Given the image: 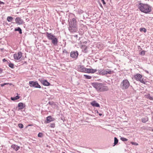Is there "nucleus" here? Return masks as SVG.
I'll use <instances>...</instances> for the list:
<instances>
[{"instance_id": "10", "label": "nucleus", "mask_w": 153, "mask_h": 153, "mask_svg": "<svg viewBox=\"0 0 153 153\" xmlns=\"http://www.w3.org/2000/svg\"><path fill=\"white\" fill-rule=\"evenodd\" d=\"M22 56V53L21 52H19L17 53L14 54L13 55L14 59L19 60L21 58Z\"/></svg>"}, {"instance_id": "2", "label": "nucleus", "mask_w": 153, "mask_h": 153, "mask_svg": "<svg viewBox=\"0 0 153 153\" xmlns=\"http://www.w3.org/2000/svg\"><path fill=\"white\" fill-rule=\"evenodd\" d=\"M91 85L98 91H104L108 90V87L104 86L102 83L95 82L92 83Z\"/></svg>"}, {"instance_id": "34", "label": "nucleus", "mask_w": 153, "mask_h": 153, "mask_svg": "<svg viewBox=\"0 0 153 153\" xmlns=\"http://www.w3.org/2000/svg\"><path fill=\"white\" fill-rule=\"evenodd\" d=\"M18 126L20 128H23L24 126L22 124L20 123L18 124Z\"/></svg>"}, {"instance_id": "30", "label": "nucleus", "mask_w": 153, "mask_h": 153, "mask_svg": "<svg viewBox=\"0 0 153 153\" xmlns=\"http://www.w3.org/2000/svg\"><path fill=\"white\" fill-rule=\"evenodd\" d=\"M120 140L123 141H126L128 140V139L124 137H121Z\"/></svg>"}, {"instance_id": "42", "label": "nucleus", "mask_w": 153, "mask_h": 153, "mask_svg": "<svg viewBox=\"0 0 153 153\" xmlns=\"http://www.w3.org/2000/svg\"><path fill=\"white\" fill-rule=\"evenodd\" d=\"M4 4L5 3L1 1H0V5L1 4Z\"/></svg>"}, {"instance_id": "15", "label": "nucleus", "mask_w": 153, "mask_h": 153, "mask_svg": "<svg viewBox=\"0 0 153 153\" xmlns=\"http://www.w3.org/2000/svg\"><path fill=\"white\" fill-rule=\"evenodd\" d=\"M91 104L93 107H100V105L95 100H94L91 102Z\"/></svg>"}, {"instance_id": "1", "label": "nucleus", "mask_w": 153, "mask_h": 153, "mask_svg": "<svg viewBox=\"0 0 153 153\" xmlns=\"http://www.w3.org/2000/svg\"><path fill=\"white\" fill-rule=\"evenodd\" d=\"M137 7L141 11L146 13H150L152 11V7L146 4L140 3Z\"/></svg>"}, {"instance_id": "49", "label": "nucleus", "mask_w": 153, "mask_h": 153, "mask_svg": "<svg viewBox=\"0 0 153 153\" xmlns=\"http://www.w3.org/2000/svg\"><path fill=\"white\" fill-rule=\"evenodd\" d=\"M81 12L82 13V12H83V11H82V10H81Z\"/></svg>"}, {"instance_id": "11", "label": "nucleus", "mask_w": 153, "mask_h": 153, "mask_svg": "<svg viewBox=\"0 0 153 153\" xmlns=\"http://www.w3.org/2000/svg\"><path fill=\"white\" fill-rule=\"evenodd\" d=\"M15 21L16 23L18 25H22L24 23L23 20L19 17H16Z\"/></svg>"}, {"instance_id": "20", "label": "nucleus", "mask_w": 153, "mask_h": 153, "mask_svg": "<svg viewBox=\"0 0 153 153\" xmlns=\"http://www.w3.org/2000/svg\"><path fill=\"white\" fill-rule=\"evenodd\" d=\"M20 97L19 96L17 95L15 97H11L10 99L14 101L16 100L19 99Z\"/></svg>"}, {"instance_id": "19", "label": "nucleus", "mask_w": 153, "mask_h": 153, "mask_svg": "<svg viewBox=\"0 0 153 153\" xmlns=\"http://www.w3.org/2000/svg\"><path fill=\"white\" fill-rule=\"evenodd\" d=\"M149 118L148 117H146L144 118H143L141 119V121L143 123H146L148 121Z\"/></svg>"}, {"instance_id": "18", "label": "nucleus", "mask_w": 153, "mask_h": 153, "mask_svg": "<svg viewBox=\"0 0 153 153\" xmlns=\"http://www.w3.org/2000/svg\"><path fill=\"white\" fill-rule=\"evenodd\" d=\"M14 31H18L20 34L22 33V30L19 27H18L15 28Z\"/></svg>"}, {"instance_id": "27", "label": "nucleus", "mask_w": 153, "mask_h": 153, "mask_svg": "<svg viewBox=\"0 0 153 153\" xmlns=\"http://www.w3.org/2000/svg\"><path fill=\"white\" fill-rule=\"evenodd\" d=\"M62 52L63 53L66 54V55H69V53L65 49H64L63 50Z\"/></svg>"}, {"instance_id": "38", "label": "nucleus", "mask_w": 153, "mask_h": 153, "mask_svg": "<svg viewBox=\"0 0 153 153\" xmlns=\"http://www.w3.org/2000/svg\"><path fill=\"white\" fill-rule=\"evenodd\" d=\"M103 74L102 75H106V70H103Z\"/></svg>"}, {"instance_id": "3", "label": "nucleus", "mask_w": 153, "mask_h": 153, "mask_svg": "<svg viewBox=\"0 0 153 153\" xmlns=\"http://www.w3.org/2000/svg\"><path fill=\"white\" fill-rule=\"evenodd\" d=\"M69 27L68 29L70 31L71 33H74L76 31L77 28L76 27V21L75 18H73L69 22Z\"/></svg>"}, {"instance_id": "46", "label": "nucleus", "mask_w": 153, "mask_h": 153, "mask_svg": "<svg viewBox=\"0 0 153 153\" xmlns=\"http://www.w3.org/2000/svg\"><path fill=\"white\" fill-rule=\"evenodd\" d=\"M95 112L97 114H99V112H98V111L97 110H96L95 111Z\"/></svg>"}, {"instance_id": "32", "label": "nucleus", "mask_w": 153, "mask_h": 153, "mask_svg": "<svg viewBox=\"0 0 153 153\" xmlns=\"http://www.w3.org/2000/svg\"><path fill=\"white\" fill-rule=\"evenodd\" d=\"M146 51H142L140 53V55H144L145 54Z\"/></svg>"}, {"instance_id": "12", "label": "nucleus", "mask_w": 153, "mask_h": 153, "mask_svg": "<svg viewBox=\"0 0 153 153\" xmlns=\"http://www.w3.org/2000/svg\"><path fill=\"white\" fill-rule=\"evenodd\" d=\"M46 36L49 40H51L55 37V36L52 34L51 33H49L46 32L45 33Z\"/></svg>"}, {"instance_id": "51", "label": "nucleus", "mask_w": 153, "mask_h": 153, "mask_svg": "<svg viewBox=\"0 0 153 153\" xmlns=\"http://www.w3.org/2000/svg\"><path fill=\"white\" fill-rule=\"evenodd\" d=\"M138 47H140V46H138Z\"/></svg>"}, {"instance_id": "29", "label": "nucleus", "mask_w": 153, "mask_h": 153, "mask_svg": "<svg viewBox=\"0 0 153 153\" xmlns=\"http://www.w3.org/2000/svg\"><path fill=\"white\" fill-rule=\"evenodd\" d=\"M140 32L143 31L145 33L146 31V29L145 28H140Z\"/></svg>"}, {"instance_id": "7", "label": "nucleus", "mask_w": 153, "mask_h": 153, "mask_svg": "<svg viewBox=\"0 0 153 153\" xmlns=\"http://www.w3.org/2000/svg\"><path fill=\"white\" fill-rule=\"evenodd\" d=\"M78 55V53L77 51H72L70 53V56L76 60L77 59Z\"/></svg>"}, {"instance_id": "44", "label": "nucleus", "mask_w": 153, "mask_h": 153, "mask_svg": "<svg viewBox=\"0 0 153 153\" xmlns=\"http://www.w3.org/2000/svg\"><path fill=\"white\" fill-rule=\"evenodd\" d=\"M2 61L3 62H8L7 60L5 59H3Z\"/></svg>"}, {"instance_id": "14", "label": "nucleus", "mask_w": 153, "mask_h": 153, "mask_svg": "<svg viewBox=\"0 0 153 153\" xmlns=\"http://www.w3.org/2000/svg\"><path fill=\"white\" fill-rule=\"evenodd\" d=\"M18 107L19 110L25 108V105L22 102H20L18 104Z\"/></svg>"}, {"instance_id": "25", "label": "nucleus", "mask_w": 153, "mask_h": 153, "mask_svg": "<svg viewBox=\"0 0 153 153\" xmlns=\"http://www.w3.org/2000/svg\"><path fill=\"white\" fill-rule=\"evenodd\" d=\"M103 70L102 69H100V70H98V73H97V74L100 75H102L103 74Z\"/></svg>"}, {"instance_id": "4", "label": "nucleus", "mask_w": 153, "mask_h": 153, "mask_svg": "<svg viewBox=\"0 0 153 153\" xmlns=\"http://www.w3.org/2000/svg\"><path fill=\"white\" fill-rule=\"evenodd\" d=\"M130 83L127 79L123 80L120 85V88L123 90L127 89L130 86Z\"/></svg>"}, {"instance_id": "48", "label": "nucleus", "mask_w": 153, "mask_h": 153, "mask_svg": "<svg viewBox=\"0 0 153 153\" xmlns=\"http://www.w3.org/2000/svg\"><path fill=\"white\" fill-rule=\"evenodd\" d=\"M100 7H103L102 4L101 3H100Z\"/></svg>"}, {"instance_id": "50", "label": "nucleus", "mask_w": 153, "mask_h": 153, "mask_svg": "<svg viewBox=\"0 0 153 153\" xmlns=\"http://www.w3.org/2000/svg\"><path fill=\"white\" fill-rule=\"evenodd\" d=\"M62 153H65V152H62Z\"/></svg>"}, {"instance_id": "13", "label": "nucleus", "mask_w": 153, "mask_h": 153, "mask_svg": "<svg viewBox=\"0 0 153 153\" xmlns=\"http://www.w3.org/2000/svg\"><path fill=\"white\" fill-rule=\"evenodd\" d=\"M54 118L52 117L51 116H49L46 117V119L45 121V122L48 123L54 120Z\"/></svg>"}, {"instance_id": "16", "label": "nucleus", "mask_w": 153, "mask_h": 153, "mask_svg": "<svg viewBox=\"0 0 153 153\" xmlns=\"http://www.w3.org/2000/svg\"><path fill=\"white\" fill-rule=\"evenodd\" d=\"M51 41L53 45L55 46L57 45L58 42V39L56 36L52 39Z\"/></svg>"}, {"instance_id": "23", "label": "nucleus", "mask_w": 153, "mask_h": 153, "mask_svg": "<svg viewBox=\"0 0 153 153\" xmlns=\"http://www.w3.org/2000/svg\"><path fill=\"white\" fill-rule=\"evenodd\" d=\"M106 75L109 74H112L113 72V71H111V70L109 69H108L107 70H106Z\"/></svg>"}, {"instance_id": "35", "label": "nucleus", "mask_w": 153, "mask_h": 153, "mask_svg": "<svg viewBox=\"0 0 153 153\" xmlns=\"http://www.w3.org/2000/svg\"><path fill=\"white\" fill-rule=\"evenodd\" d=\"M43 136V134L42 133L39 132L38 134V136L39 137H41Z\"/></svg>"}, {"instance_id": "26", "label": "nucleus", "mask_w": 153, "mask_h": 153, "mask_svg": "<svg viewBox=\"0 0 153 153\" xmlns=\"http://www.w3.org/2000/svg\"><path fill=\"white\" fill-rule=\"evenodd\" d=\"M146 97L151 100H153V98L152 97L150 96L149 94H148L146 95Z\"/></svg>"}, {"instance_id": "22", "label": "nucleus", "mask_w": 153, "mask_h": 153, "mask_svg": "<svg viewBox=\"0 0 153 153\" xmlns=\"http://www.w3.org/2000/svg\"><path fill=\"white\" fill-rule=\"evenodd\" d=\"M118 139L115 137H114V145H113V146H115L117 145V143H118Z\"/></svg>"}, {"instance_id": "43", "label": "nucleus", "mask_w": 153, "mask_h": 153, "mask_svg": "<svg viewBox=\"0 0 153 153\" xmlns=\"http://www.w3.org/2000/svg\"><path fill=\"white\" fill-rule=\"evenodd\" d=\"M3 70L1 68H0V74L3 72Z\"/></svg>"}, {"instance_id": "39", "label": "nucleus", "mask_w": 153, "mask_h": 153, "mask_svg": "<svg viewBox=\"0 0 153 153\" xmlns=\"http://www.w3.org/2000/svg\"><path fill=\"white\" fill-rule=\"evenodd\" d=\"M8 84V83H3V84H2L1 85V86L2 87H3V86H4L5 85H6V84Z\"/></svg>"}, {"instance_id": "41", "label": "nucleus", "mask_w": 153, "mask_h": 153, "mask_svg": "<svg viewBox=\"0 0 153 153\" xmlns=\"http://www.w3.org/2000/svg\"><path fill=\"white\" fill-rule=\"evenodd\" d=\"M131 143L133 144V145H137V143H134V142H131Z\"/></svg>"}, {"instance_id": "52", "label": "nucleus", "mask_w": 153, "mask_h": 153, "mask_svg": "<svg viewBox=\"0 0 153 153\" xmlns=\"http://www.w3.org/2000/svg\"><path fill=\"white\" fill-rule=\"evenodd\" d=\"M152 131H153V129H152Z\"/></svg>"}, {"instance_id": "5", "label": "nucleus", "mask_w": 153, "mask_h": 153, "mask_svg": "<svg viewBox=\"0 0 153 153\" xmlns=\"http://www.w3.org/2000/svg\"><path fill=\"white\" fill-rule=\"evenodd\" d=\"M29 85L31 87L39 88H41V86L37 81H29Z\"/></svg>"}, {"instance_id": "17", "label": "nucleus", "mask_w": 153, "mask_h": 153, "mask_svg": "<svg viewBox=\"0 0 153 153\" xmlns=\"http://www.w3.org/2000/svg\"><path fill=\"white\" fill-rule=\"evenodd\" d=\"M11 148L16 151H18L20 148V147L15 144H13L11 145Z\"/></svg>"}, {"instance_id": "31", "label": "nucleus", "mask_w": 153, "mask_h": 153, "mask_svg": "<svg viewBox=\"0 0 153 153\" xmlns=\"http://www.w3.org/2000/svg\"><path fill=\"white\" fill-rule=\"evenodd\" d=\"M82 51L83 52L85 53H87L88 52L87 48L86 47H85Z\"/></svg>"}, {"instance_id": "21", "label": "nucleus", "mask_w": 153, "mask_h": 153, "mask_svg": "<svg viewBox=\"0 0 153 153\" xmlns=\"http://www.w3.org/2000/svg\"><path fill=\"white\" fill-rule=\"evenodd\" d=\"M7 64L9 66L12 68H14V65L13 63H11L10 61H9V62H7Z\"/></svg>"}, {"instance_id": "28", "label": "nucleus", "mask_w": 153, "mask_h": 153, "mask_svg": "<svg viewBox=\"0 0 153 153\" xmlns=\"http://www.w3.org/2000/svg\"><path fill=\"white\" fill-rule=\"evenodd\" d=\"M84 76L85 77V78L87 79H90L92 78V76H90L86 75H84Z\"/></svg>"}, {"instance_id": "6", "label": "nucleus", "mask_w": 153, "mask_h": 153, "mask_svg": "<svg viewBox=\"0 0 153 153\" xmlns=\"http://www.w3.org/2000/svg\"><path fill=\"white\" fill-rule=\"evenodd\" d=\"M142 76L140 74H137L135 75L134 78L137 81H140L141 83L146 84V82L144 80L143 78L142 79Z\"/></svg>"}, {"instance_id": "33", "label": "nucleus", "mask_w": 153, "mask_h": 153, "mask_svg": "<svg viewBox=\"0 0 153 153\" xmlns=\"http://www.w3.org/2000/svg\"><path fill=\"white\" fill-rule=\"evenodd\" d=\"M97 71V70L96 69H91V73H94Z\"/></svg>"}, {"instance_id": "9", "label": "nucleus", "mask_w": 153, "mask_h": 153, "mask_svg": "<svg viewBox=\"0 0 153 153\" xmlns=\"http://www.w3.org/2000/svg\"><path fill=\"white\" fill-rule=\"evenodd\" d=\"M39 80L44 85L46 86H49L50 85V83L48 82L46 79H39Z\"/></svg>"}, {"instance_id": "8", "label": "nucleus", "mask_w": 153, "mask_h": 153, "mask_svg": "<svg viewBox=\"0 0 153 153\" xmlns=\"http://www.w3.org/2000/svg\"><path fill=\"white\" fill-rule=\"evenodd\" d=\"M80 71L82 72L91 73V69L84 68L82 66L80 68Z\"/></svg>"}, {"instance_id": "37", "label": "nucleus", "mask_w": 153, "mask_h": 153, "mask_svg": "<svg viewBox=\"0 0 153 153\" xmlns=\"http://www.w3.org/2000/svg\"><path fill=\"white\" fill-rule=\"evenodd\" d=\"M50 127L53 128H54L55 127V124L54 123H51L50 124Z\"/></svg>"}, {"instance_id": "36", "label": "nucleus", "mask_w": 153, "mask_h": 153, "mask_svg": "<svg viewBox=\"0 0 153 153\" xmlns=\"http://www.w3.org/2000/svg\"><path fill=\"white\" fill-rule=\"evenodd\" d=\"M48 104L51 105H53L54 104V102L53 101H49Z\"/></svg>"}, {"instance_id": "24", "label": "nucleus", "mask_w": 153, "mask_h": 153, "mask_svg": "<svg viewBox=\"0 0 153 153\" xmlns=\"http://www.w3.org/2000/svg\"><path fill=\"white\" fill-rule=\"evenodd\" d=\"M13 19V18L11 16H8L7 18V20L9 22H12Z\"/></svg>"}, {"instance_id": "45", "label": "nucleus", "mask_w": 153, "mask_h": 153, "mask_svg": "<svg viewBox=\"0 0 153 153\" xmlns=\"http://www.w3.org/2000/svg\"><path fill=\"white\" fill-rule=\"evenodd\" d=\"M144 71L147 74H149V72L148 71H147L146 70H144Z\"/></svg>"}, {"instance_id": "40", "label": "nucleus", "mask_w": 153, "mask_h": 153, "mask_svg": "<svg viewBox=\"0 0 153 153\" xmlns=\"http://www.w3.org/2000/svg\"><path fill=\"white\" fill-rule=\"evenodd\" d=\"M101 1L103 4L105 5L106 4V3L104 0H101Z\"/></svg>"}, {"instance_id": "47", "label": "nucleus", "mask_w": 153, "mask_h": 153, "mask_svg": "<svg viewBox=\"0 0 153 153\" xmlns=\"http://www.w3.org/2000/svg\"><path fill=\"white\" fill-rule=\"evenodd\" d=\"M99 114L100 116H102V114L101 113H99Z\"/></svg>"}]
</instances>
